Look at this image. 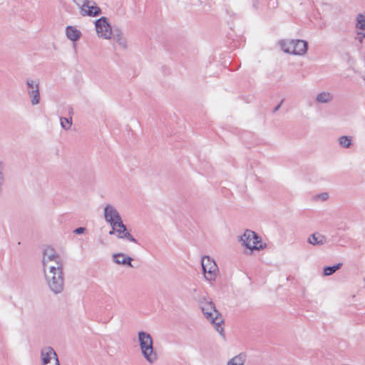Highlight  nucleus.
<instances>
[{"label": "nucleus", "mask_w": 365, "mask_h": 365, "mask_svg": "<svg viewBox=\"0 0 365 365\" xmlns=\"http://www.w3.org/2000/svg\"><path fill=\"white\" fill-rule=\"evenodd\" d=\"M40 360L41 365H46L51 362L58 361V358L56 352L53 348L46 346L43 348L41 351Z\"/></svg>", "instance_id": "nucleus-13"}, {"label": "nucleus", "mask_w": 365, "mask_h": 365, "mask_svg": "<svg viewBox=\"0 0 365 365\" xmlns=\"http://www.w3.org/2000/svg\"><path fill=\"white\" fill-rule=\"evenodd\" d=\"M247 360V355L245 353H240L230 359L226 365H244Z\"/></svg>", "instance_id": "nucleus-21"}, {"label": "nucleus", "mask_w": 365, "mask_h": 365, "mask_svg": "<svg viewBox=\"0 0 365 365\" xmlns=\"http://www.w3.org/2000/svg\"><path fill=\"white\" fill-rule=\"evenodd\" d=\"M83 16L96 17L101 14L102 11L92 0H74Z\"/></svg>", "instance_id": "nucleus-8"}, {"label": "nucleus", "mask_w": 365, "mask_h": 365, "mask_svg": "<svg viewBox=\"0 0 365 365\" xmlns=\"http://www.w3.org/2000/svg\"><path fill=\"white\" fill-rule=\"evenodd\" d=\"M112 260L117 265L127 266L130 268L133 267L132 264L133 259L123 252L113 253L112 255Z\"/></svg>", "instance_id": "nucleus-14"}, {"label": "nucleus", "mask_w": 365, "mask_h": 365, "mask_svg": "<svg viewBox=\"0 0 365 365\" xmlns=\"http://www.w3.org/2000/svg\"><path fill=\"white\" fill-rule=\"evenodd\" d=\"M94 26L96 36L103 40H110L113 37V30L109 19L102 16L94 21Z\"/></svg>", "instance_id": "nucleus-6"}, {"label": "nucleus", "mask_w": 365, "mask_h": 365, "mask_svg": "<svg viewBox=\"0 0 365 365\" xmlns=\"http://www.w3.org/2000/svg\"><path fill=\"white\" fill-rule=\"evenodd\" d=\"M247 360V355L245 353H240L230 359L226 365H244Z\"/></svg>", "instance_id": "nucleus-19"}, {"label": "nucleus", "mask_w": 365, "mask_h": 365, "mask_svg": "<svg viewBox=\"0 0 365 365\" xmlns=\"http://www.w3.org/2000/svg\"><path fill=\"white\" fill-rule=\"evenodd\" d=\"M60 121L61 125L63 128H64L65 130L70 129L72 124L71 119H68L67 118H61Z\"/></svg>", "instance_id": "nucleus-25"}, {"label": "nucleus", "mask_w": 365, "mask_h": 365, "mask_svg": "<svg viewBox=\"0 0 365 365\" xmlns=\"http://www.w3.org/2000/svg\"><path fill=\"white\" fill-rule=\"evenodd\" d=\"M365 38V32L364 31H359L357 33V36H356V39L360 42V43H362L364 39Z\"/></svg>", "instance_id": "nucleus-28"}, {"label": "nucleus", "mask_w": 365, "mask_h": 365, "mask_svg": "<svg viewBox=\"0 0 365 365\" xmlns=\"http://www.w3.org/2000/svg\"><path fill=\"white\" fill-rule=\"evenodd\" d=\"M333 100V95L329 91H322L316 96L315 101L319 103H329Z\"/></svg>", "instance_id": "nucleus-22"}, {"label": "nucleus", "mask_w": 365, "mask_h": 365, "mask_svg": "<svg viewBox=\"0 0 365 365\" xmlns=\"http://www.w3.org/2000/svg\"><path fill=\"white\" fill-rule=\"evenodd\" d=\"M103 216L106 222L110 226L115 225L117 222L122 220L121 216L117 208L111 204H106L104 206Z\"/></svg>", "instance_id": "nucleus-12"}, {"label": "nucleus", "mask_w": 365, "mask_h": 365, "mask_svg": "<svg viewBox=\"0 0 365 365\" xmlns=\"http://www.w3.org/2000/svg\"><path fill=\"white\" fill-rule=\"evenodd\" d=\"M26 85L27 93L31 99V105L36 106L39 104L41 101V96L38 80H35L31 78H27Z\"/></svg>", "instance_id": "nucleus-10"}, {"label": "nucleus", "mask_w": 365, "mask_h": 365, "mask_svg": "<svg viewBox=\"0 0 365 365\" xmlns=\"http://www.w3.org/2000/svg\"><path fill=\"white\" fill-rule=\"evenodd\" d=\"M110 227L112 230L109 232V235H116L119 239H126L131 242L137 243V240L128 232L123 220L117 222L115 225Z\"/></svg>", "instance_id": "nucleus-11"}, {"label": "nucleus", "mask_w": 365, "mask_h": 365, "mask_svg": "<svg viewBox=\"0 0 365 365\" xmlns=\"http://www.w3.org/2000/svg\"><path fill=\"white\" fill-rule=\"evenodd\" d=\"M247 360V355L245 353H240L230 359L226 365H244Z\"/></svg>", "instance_id": "nucleus-20"}, {"label": "nucleus", "mask_w": 365, "mask_h": 365, "mask_svg": "<svg viewBox=\"0 0 365 365\" xmlns=\"http://www.w3.org/2000/svg\"><path fill=\"white\" fill-rule=\"evenodd\" d=\"M355 28L365 32V11L359 12L355 18Z\"/></svg>", "instance_id": "nucleus-23"}, {"label": "nucleus", "mask_w": 365, "mask_h": 365, "mask_svg": "<svg viewBox=\"0 0 365 365\" xmlns=\"http://www.w3.org/2000/svg\"><path fill=\"white\" fill-rule=\"evenodd\" d=\"M242 245L250 250H260L264 247L260 237L255 232L247 230L240 237Z\"/></svg>", "instance_id": "nucleus-9"}, {"label": "nucleus", "mask_w": 365, "mask_h": 365, "mask_svg": "<svg viewBox=\"0 0 365 365\" xmlns=\"http://www.w3.org/2000/svg\"><path fill=\"white\" fill-rule=\"evenodd\" d=\"M200 262L205 279L210 283L215 282L220 273L215 259L208 255H205L202 257Z\"/></svg>", "instance_id": "nucleus-5"}, {"label": "nucleus", "mask_w": 365, "mask_h": 365, "mask_svg": "<svg viewBox=\"0 0 365 365\" xmlns=\"http://www.w3.org/2000/svg\"><path fill=\"white\" fill-rule=\"evenodd\" d=\"M65 34L68 40L72 42L78 41L82 36L81 31L74 26H68L65 29Z\"/></svg>", "instance_id": "nucleus-17"}, {"label": "nucleus", "mask_w": 365, "mask_h": 365, "mask_svg": "<svg viewBox=\"0 0 365 365\" xmlns=\"http://www.w3.org/2000/svg\"><path fill=\"white\" fill-rule=\"evenodd\" d=\"M86 228L83 227H78L73 230V232L76 235H81L84 233Z\"/></svg>", "instance_id": "nucleus-29"}, {"label": "nucleus", "mask_w": 365, "mask_h": 365, "mask_svg": "<svg viewBox=\"0 0 365 365\" xmlns=\"http://www.w3.org/2000/svg\"><path fill=\"white\" fill-rule=\"evenodd\" d=\"M279 44L284 52L294 56H304L308 50V43L301 39H284Z\"/></svg>", "instance_id": "nucleus-4"}, {"label": "nucleus", "mask_w": 365, "mask_h": 365, "mask_svg": "<svg viewBox=\"0 0 365 365\" xmlns=\"http://www.w3.org/2000/svg\"><path fill=\"white\" fill-rule=\"evenodd\" d=\"M338 145L345 149L351 148L353 145V137L350 135H341L337 138Z\"/></svg>", "instance_id": "nucleus-18"}, {"label": "nucleus", "mask_w": 365, "mask_h": 365, "mask_svg": "<svg viewBox=\"0 0 365 365\" xmlns=\"http://www.w3.org/2000/svg\"><path fill=\"white\" fill-rule=\"evenodd\" d=\"M112 38L118 44V46L123 50H126L128 47L127 38L120 29H114Z\"/></svg>", "instance_id": "nucleus-15"}, {"label": "nucleus", "mask_w": 365, "mask_h": 365, "mask_svg": "<svg viewBox=\"0 0 365 365\" xmlns=\"http://www.w3.org/2000/svg\"><path fill=\"white\" fill-rule=\"evenodd\" d=\"M5 166L2 162H0V190H1L2 186L5 181Z\"/></svg>", "instance_id": "nucleus-26"}, {"label": "nucleus", "mask_w": 365, "mask_h": 365, "mask_svg": "<svg viewBox=\"0 0 365 365\" xmlns=\"http://www.w3.org/2000/svg\"><path fill=\"white\" fill-rule=\"evenodd\" d=\"M200 307L204 317L214 326L215 330L220 335H223L222 324L224 320L222 315L216 309L215 304L211 301L205 299L200 302Z\"/></svg>", "instance_id": "nucleus-1"}, {"label": "nucleus", "mask_w": 365, "mask_h": 365, "mask_svg": "<svg viewBox=\"0 0 365 365\" xmlns=\"http://www.w3.org/2000/svg\"><path fill=\"white\" fill-rule=\"evenodd\" d=\"M307 242L313 246H322L327 243V237L320 232H314L308 237Z\"/></svg>", "instance_id": "nucleus-16"}, {"label": "nucleus", "mask_w": 365, "mask_h": 365, "mask_svg": "<svg viewBox=\"0 0 365 365\" xmlns=\"http://www.w3.org/2000/svg\"><path fill=\"white\" fill-rule=\"evenodd\" d=\"M138 339L140 353L149 364H154L158 360V354L153 347V340L151 335L144 331L138 332Z\"/></svg>", "instance_id": "nucleus-2"}, {"label": "nucleus", "mask_w": 365, "mask_h": 365, "mask_svg": "<svg viewBox=\"0 0 365 365\" xmlns=\"http://www.w3.org/2000/svg\"><path fill=\"white\" fill-rule=\"evenodd\" d=\"M315 198L318 200L325 201L329 198V194L327 192H324L317 195Z\"/></svg>", "instance_id": "nucleus-27"}, {"label": "nucleus", "mask_w": 365, "mask_h": 365, "mask_svg": "<svg viewBox=\"0 0 365 365\" xmlns=\"http://www.w3.org/2000/svg\"><path fill=\"white\" fill-rule=\"evenodd\" d=\"M342 266V263H338L336 265L331 267H324L323 269V275L324 276H330L333 274L335 272L339 269Z\"/></svg>", "instance_id": "nucleus-24"}, {"label": "nucleus", "mask_w": 365, "mask_h": 365, "mask_svg": "<svg viewBox=\"0 0 365 365\" xmlns=\"http://www.w3.org/2000/svg\"><path fill=\"white\" fill-rule=\"evenodd\" d=\"M44 277L48 288L54 294H58L63 291L64 287L63 271L44 274Z\"/></svg>", "instance_id": "nucleus-7"}, {"label": "nucleus", "mask_w": 365, "mask_h": 365, "mask_svg": "<svg viewBox=\"0 0 365 365\" xmlns=\"http://www.w3.org/2000/svg\"><path fill=\"white\" fill-rule=\"evenodd\" d=\"M43 274L63 271V261L57 252L51 247L44 249L42 255Z\"/></svg>", "instance_id": "nucleus-3"}]
</instances>
